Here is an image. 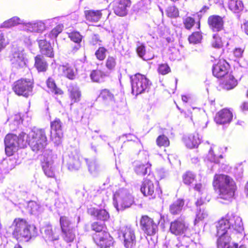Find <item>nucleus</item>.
I'll return each instance as SVG.
<instances>
[{
    "label": "nucleus",
    "instance_id": "f257e3e1",
    "mask_svg": "<svg viewBox=\"0 0 248 248\" xmlns=\"http://www.w3.org/2000/svg\"><path fill=\"white\" fill-rule=\"evenodd\" d=\"M212 185L214 190L217 192L219 198L225 200L232 199L237 189L233 179L230 176L224 174H215Z\"/></svg>",
    "mask_w": 248,
    "mask_h": 248
},
{
    "label": "nucleus",
    "instance_id": "f03ea898",
    "mask_svg": "<svg viewBox=\"0 0 248 248\" xmlns=\"http://www.w3.org/2000/svg\"><path fill=\"white\" fill-rule=\"evenodd\" d=\"M26 148L29 145L35 153L43 152L48 144L45 129L33 128L26 134Z\"/></svg>",
    "mask_w": 248,
    "mask_h": 248
},
{
    "label": "nucleus",
    "instance_id": "7ed1b4c3",
    "mask_svg": "<svg viewBox=\"0 0 248 248\" xmlns=\"http://www.w3.org/2000/svg\"><path fill=\"white\" fill-rule=\"evenodd\" d=\"M12 225L14 227L13 236L18 242L29 241L36 235V228L24 218H15Z\"/></svg>",
    "mask_w": 248,
    "mask_h": 248
},
{
    "label": "nucleus",
    "instance_id": "20e7f679",
    "mask_svg": "<svg viewBox=\"0 0 248 248\" xmlns=\"http://www.w3.org/2000/svg\"><path fill=\"white\" fill-rule=\"evenodd\" d=\"M26 133L20 132L18 135L13 133H9L4 138L5 153L7 156L13 155L19 149L26 148L25 138Z\"/></svg>",
    "mask_w": 248,
    "mask_h": 248
},
{
    "label": "nucleus",
    "instance_id": "39448f33",
    "mask_svg": "<svg viewBox=\"0 0 248 248\" xmlns=\"http://www.w3.org/2000/svg\"><path fill=\"white\" fill-rule=\"evenodd\" d=\"M140 191L144 196L150 197L152 199L160 196L161 190L159 186L158 182L155 180L153 173H149L143 179L140 186Z\"/></svg>",
    "mask_w": 248,
    "mask_h": 248
},
{
    "label": "nucleus",
    "instance_id": "423d86ee",
    "mask_svg": "<svg viewBox=\"0 0 248 248\" xmlns=\"http://www.w3.org/2000/svg\"><path fill=\"white\" fill-rule=\"evenodd\" d=\"M33 86L34 80L32 78H21L14 82L12 89L18 96L27 98L32 93Z\"/></svg>",
    "mask_w": 248,
    "mask_h": 248
},
{
    "label": "nucleus",
    "instance_id": "0eeeda50",
    "mask_svg": "<svg viewBox=\"0 0 248 248\" xmlns=\"http://www.w3.org/2000/svg\"><path fill=\"white\" fill-rule=\"evenodd\" d=\"M132 93L136 95L145 92L149 87V80L147 77L137 73L131 78Z\"/></svg>",
    "mask_w": 248,
    "mask_h": 248
},
{
    "label": "nucleus",
    "instance_id": "6e6552de",
    "mask_svg": "<svg viewBox=\"0 0 248 248\" xmlns=\"http://www.w3.org/2000/svg\"><path fill=\"white\" fill-rule=\"evenodd\" d=\"M140 224L141 230L148 236H154L158 231L159 222L155 221L148 215H143L141 217Z\"/></svg>",
    "mask_w": 248,
    "mask_h": 248
},
{
    "label": "nucleus",
    "instance_id": "1a4fd4ad",
    "mask_svg": "<svg viewBox=\"0 0 248 248\" xmlns=\"http://www.w3.org/2000/svg\"><path fill=\"white\" fill-rule=\"evenodd\" d=\"M188 229V224L184 216H180L170 223L169 231L175 236L184 234Z\"/></svg>",
    "mask_w": 248,
    "mask_h": 248
},
{
    "label": "nucleus",
    "instance_id": "9d476101",
    "mask_svg": "<svg viewBox=\"0 0 248 248\" xmlns=\"http://www.w3.org/2000/svg\"><path fill=\"white\" fill-rule=\"evenodd\" d=\"M122 238L125 248H135L137 240L134 230L130 226H125L121 231Z\"/></svg>",
    "mask_w": 248,
    "mask_h": 248
},
{
    "label": "nucleus",
    "instance_id": "9b49d317",
    "mask_svg": "<svg viewBox=\"0 0 248 248\" xmlns=\"http://www.w3.org/2000/svg\"><path fill=\"white\" fill-rule=\"evenodd\" d=\"M94 243L100 248H108L113 244V238L107 231L99 234H92Z\"/></svg>",
    "mask_w": 248,
    "mask_h": 248
},
{
    "label": "nucleus",
    "instance_id": "f8f14e48",
    "mask_svg": "<svg viewBox=\"0 0 248 248\" xmlns=\"http://www.w3.org/2000/svg\"><path fill=\"white\" fill-rule=\"evenodd\" d=\"M229 224H230V233L234 235L239 234L242 238L244 237V227L241 218L236 216L227 214Z\"/></svg>",
    "mask_w": 248,
    "mask_h": 248
},
{
    "label": "nucleus",
    "instance_id": "ddd939ff",
    "mask_svg": "<svg viewBox=\"0 0 248 248\" xmlns=\"http://www.w3.org/2000/svg\"><path fill=\"white\" fill-rule=\"evenodd\" d=\"M225 16L217 15H210L208 17L207 23L210 30L213 32H219L224 29Z\"/></svg>",
    "mask_w": 248,
    "mask_h": 248
},
{
    "label": "nucleus",
    "instance_id": "4468645a",
    "mask_svg": "<svg viewBox=\"0 0 248 248\" xmlns=\"http://www.w3.org/2000/svg\"><path fill=\"white\" fill-rule=\"evenodd\" d=\"M230 65L224 59H219L212 67V73L214 77L218 78L224 77L228 74Z\"/></svg>",
    "mask_w": 248,
    "mask_h": 248
},
{
    "label": "nucleus",
    "instance_id": "2eb2a0df",
    "mask_svg": "<svg viewBox=\"0 0 248 248\" xmlns=\"http://www.w3.org/2000/svg\"><path fill=\"white\" fill-rule=\"evenodd\" d=\"M62 123L59 118H56L50 122V136L55 142H59L63 137Z\"/></svg>",
    "mask_w": 248,
    "mask_h": 248
},
{
    "label": "nucleus",
    "instance_id": "dca6fc26",
    "mask_svg": "<svg viewBox=\"0 0 248 248\" xmlns=\"http://www.w3.org/2000/svg\"><path fill=\"white\" fill-rule=\"evenodd\" d=\"M233 118L232 112L230 108H224L216 114L214 120L217 124H224L230 123Z\"/></svg>",
    "mask_w": 248,
    "mask_h": 248
},
{
    "label": "nucleus",
    "instance_id": "f3484780",
    "mask_svg": "<svg viewBox=\"0 0 248 248\" xmlns=\"http://www.w3.org/2000/svg\"><path fill=\"white\" fill-rule=\"evenodd\" d=\"M131 4L130 0H115L113 8L114 12L117 16H124L127 14V9Z\"/></svg>",
    "mask_w": 248,
    "mask_h": 248
},
{
    "label": "nucleus",
    "instance_id": "a211bd4d",
    "mask_svg": "<svg viewBox=\"0 0 248 248\" xmlns=\"http://www.w3.org/2000/svg\"><path fill=\"white\" fill-rule=\"evenodd\" d=\"M183 140L186 146L189 148H196L201 143V138L197 132L184 136Z\"/></svg>",
    "mask_w": 248,
    "mask_h": 248
},
{
    "label": "nucleus",
    "instance_id": "6ab92c4d",
    "mask_svg": "<svg viewBox=\"0 0 248 248\" xmlns=\"http://www.w3.org/2000/svg\"><path fill=\"white\" fill-rule=\"evenodd\" d=\"M10 61L12 64L17 68H22L26 65L24 54L21 51H15L12 54Z\"/></svg>",
    "mask_w": 248,
    "mask_h": 248
},
{
    "label": "nucleus",
    "instance_id": "aec40b11",
    "mask_svg": "<svg viewBox=\"0 0 248 248\" xmlns=\"http://www.w3.org/2000/svg\"><path fill=\"white\" fill-rule=\"evenodd\" d=\"M38 46L42 54L51 58H54L53 48L50 43L46 39L40 40L38 41Z\"/></svg>",
    "mask_w": 248,
    "mask_h": 248
},
{
    "label": "nucleus",
    "instance_id": "412c9836",
    "mask_svg": "<svg viewBox=\"0 0 248 248\" xmlns=\"http://www.w3.org/2000/svg\"><path fill=\"white\" fill-rule=\"evenodd\" d=\"M58 71L61 76L70 80H74L76 77L75 71L72 66L68 63L60 65Z\"/></svg>",
    "mask_w": 248,
    "mask_h": 248
},
{
    "label": "nucleus",
    "instance_id": "4be33fe9",
    "mask_svg": "<svg viewBox=\"0 0 248 248\" xmlns=\"http://www.w3.org/2000/svg\"><path fill=\"white\" fill-rule=\"evenodd\" d=\"M229 223L228 215L219 220L216 226L217 235L229 233L228 230L230 231V224Z\"/></svg>",
    "mask_w": 248,
    "mask_h": 248
},
{
    "label": "nucleus",
    "instance_id": "5701e85b",
    "mask_svg": "<svg viewBox=\"0 0 248 248\" xmlns=\"http://www.w3.org/2000/svg\"><path fill=\"white\" fill-rule=\"evenodd\" d=\"M87 212L89 215L98 220L106 221L109 218V214L105 209H98L95 207H91L88 209Z\"/></svg>",
    "mask_w": 248,
    "mask_h": 248
},
{
    "label": "nucleus",
    "instance_id": "b1692460",
    "mask_svg": "<svg viewBox=\"0 0 248 248\" xmlns=\"http://www.w3.org/2000/svg\"><path fill=\"white\" fill-rule=\"evenodd\" d=\"M68 93L71 105L80 101L82 96L81 92L77 86H70L68 89Z\"/></svg>",
    "mask_w": 248,
    "mask_h": 248
},
{
    "label": "nucleus",
    "instance_id": "393cba45",
    "mask_svg": "<svg viewBox=\"0 0 248 248\" xmlns=\"http://www.w3.org/2000/svg\"><path fill=\"white\" fill-rule=\"evenodd\" d=\"M238 84L237 80L231 74H227L221 83V88L226 90H230L235 88Z\"/></svg>",
    "mask_w": 248,
    "mask_h": 248
},
{
    "label": "nucleus",
    "instance_id": "a878e982",
    "mask_svg": "<svg viewBox=\"0 0 248 248\" xmlns=\"http://www.w3.org/2000/svg\"><path fill=\"white\" fill-rule=\"evenodd\" d=\"M185 205V200L178 199L169 206V212L173 216L179 215L182 211Z\"/></svg>",
    "mask_w": 248,
    "mask_h": 248
},
{
    "label": "nucleus",
    "instance_id": "bb28decb",
    "mask_svg": "<svg viewBox=\"0 0 248 248\" xmlns=\"http://www.w3.org/2000/svg\"><path fill=\"white\" fill-rule=\"evenodd\" d=\"M34 67L38 72H45L48 67L47 62L41 54H38L34 57Z\"/></svg>",
    "mask_w": 248,
    "mask_h": 248
},
{
    "label": "nucleus",
    "instance_id": "cd10ccee",
    "mask_svg": "<svg viewBox=\"0 0 248 248\" xmlns=\"http://www.w3.org/2000/svg\"><path fill=\"white\" fill-rule=\"evenodd\" d=\"M136 52L141 58L144 61H149L152 60L154 57V55L152 51H147L146 52L145 46L142 43L138 42V45L136 47Z\"/></svg>",
    "mask_w": 248,
    "mask_h": 248
},
{
    "label": "nucleus",
    "instance_id": "c85d7f7f",
    "mask_svg": "<svg viewBox=\"0 0 248 248\" xmlns=\"http://www.w3.org/2000/svg\"><path fill=\"white\" fill-rule=\"evenodd\" d=\"M53 163V161L49 160L47 157L45 158L41 163L43 171L48 177L53 178L55 176V169Z\"/></svg>",
    "mask_w": 248,
    "mask_h": 248
},
{
    "label": "nucleus",
    "instance_id": "c756f323",
    "mask_svg": "<svg viewBox=\"0 0 248 248\" xmlns=\"http://www.w3.org/2000/svg\"><path fill=\"white\" fill-rule=\"evenodd\" d=\"M86 19L91 22H97L102 16V10H88L84 12Z\"/></svg>",
    "mask_w": 248,
    "mask_h": 248
},
{
    "label": "nucleus",
    "instance_id": "7c9ffc66",
    "mask_svg": "<svg viewBox=\"0 0 248 248\" xmlns=\"http://www.w3.org/2000/svg\"><path fill=\"white\" fill-rule=\"evenodd\" d=\"M134 202V198L130 195H125L118 202L116 207L118 211L129 208Z\"/></svg>",
    "mask_w": 248,
    "mask_h": 248
},
{
    "label": "nucleus",
    "instance_id": "2f4dec72",
    "mask_svg": "<svg viewBox=\"0 0 248 248\" xmlns=\"http://www.w3.org/2000/svg\"><path fill=\"white\" fill-rule=\"evenodd\" d=\"M228 45V42L223 39L219 34L217 33L213 35L211 41V46L213 47L216 49H222L223 50V48L224 46Z\"/></svg>",
    "mask_w": 248,
    "mask_h": 248
},
{
    "label": "nucleus",
    "instance_id": "473e14b6",
    "mask_svg": "<svg viewBox=\"0 0 248 248\" xmlns=\"http://www.w3.org/2000/svg\"><path fill=\"white\" fill-rule=\"evenodd\" d=\"M228 7L234 13H239L244 8V4L242 0H228Z\"/></svg>",
    "mask_w": 248,
    "mask_h": 248
},
{
    "label": "nucleus",
    "instance_id": "72a5a7b5",
    "mask_svg": "<svg viewBox=\"0 0 248 248\" xmlns=\"http://www.w3.org/2000/svg\"><path fill=\"white\" fill-rule=\"evenodd\" d=\"M182 180L185 185L191 186L196 180V175L193 172L187 170L182 174Z\"/></svg>",
    "mask_w": 248,
    "mask_h": 248
},
{
    "label": "nucleus",
    "instance_id": "f704fd0d",
    "mask_svg": "<svg viewBox=\"0 0 248 248\" xmlns=\"http://www.w3.org/2000/svg\"><path fill=\"white\" fill-rule=\"evenodd\" d=\"M107 76L105 72L100 69H96L91 71L90 77L93 82L100 83L102 79Z\"/></svg>",
    "mask_w": 248,
    "mask_h": 248
},
{
    "label": "nucleus",
    "instance_id": "c9c22d12",
    "mask_svg": "<svg viewBox=\"0 0 248 248\" xmlns=\"http://www.w3.org/2000/svg\"><path fill=\"white\" fill-rule=\"evenodd\" d=\"M47 87L50 90V92L55 95H62L63 94V91L57 86L54 79L49 77L46 80Z\"/></svg>",
    "mask_w": 248,
    "mask_h": 248
},
{
    "label": "nucleus",
    "instance_id": "e433bc0d",
    "mask_svg": "<svg viewBox=\"0 0 248 248\" xmlns=\"http://www.w3.org/2000/svg\"><path fill=\"white\" fill-rule=\"evenodd\" d=\"M195 218L194 221V225L204 220L208 216V211L205 207H202L196 209Z\"/></svg>",
    "mask_w": 248,
    "mask_h": 248
},
{
    "label": "nucleus",
    "instance_id": "4c0bfd02",
    "mask_svg": "<svg viewBox=\"0 0 248 248\" xmlns=\"http://www.w3.org/2000/svg\"><path fill=\"white\" fill-rule=\"evenodd\" d=\"M183 23L185 29L187 30H191L196 23L198 29H200L201 27L200 21L199 20L196 23L195 18L191 16H186L183 19Z\"/></svg>",
    "mask_w": 248,
    "mask_h": 248
},
{
    "label": "nucleus",
    "instance_id": "58836bf2",
    "mask_svg": "<svg viewBox=\"0 0 248 248\" xmlns=\"http://www.w3.org/2000/svg\"><path fill=\"white\" fill-rule=\"evenodd\" d=\"M217 235L219 236L217 242V248H225L229 246L231 237L229 233Z\"/></svg>",
    "mask_w": 248,
    "mask_h": 248
},
{
    "label": "nucleus",
    "instance_id": "ea45409f",
    "mask_svg": "<svg viewBox=\"0 0 248 248\" xmlns=\"http://www.w3.org/2000/svg\"><path fill=\"white\" fill-rule=\"evenodd\" d=\"M99 97L101 98L105 103H108L109 101H114V94L108 89L101 90Z\"/></svg>",
    "mask_w": 248,
    "mask_h": 248
},
{
    "label": "nucleus",
    "instance_id": "a19ab883",
    "mask_svg": "<svg viewBox=\"0 0 248 248\" xmlns=\"http://www.w3.org/2000/svg\"><path fill=\"white\" fill-rule=\"evenodd\" d=\"M91 229L94 232V233L93 234L97 235L103 232L107 231V227L105 223L95 221L91 224Z\"/></svg>",
    "mask_w": 248,
    "mask_h": 248
},
{
    "label": "nucleus",
    "instance_id": "79ce46f5",
    "mask_svg": "<svg viewBox=\"0 0 248 248\" xmlns=\"http://www.w3.org/2000/svg\"><path fill=\"white\" fill-rule=\"evenodd\" d=\"M63 239L66 242H71L76 238L74 228L62 231Z\"/></svg>",
    "mask_w": 248,
    "mask_h": 248
},
{
    "label": "nucleus",
    "instance_id": "37998d69",
    "mask_svg": "<svg viewBox=\"0 0 248 248\" xmlns=\"http://www.w3.org/2000/svg\"><path fill=\"white\" fill-rule=\"evenodd\" d=\"M60 225L62 231L74 228L73 226V223L70 218L65 216H62L60 217Z\"/></svg>",
    "mask_w": 248,
    "mask_h": 248
},
{
    "label": "nucleus",
    "instance_id": "c03bdc74",
    "mask_svg": "<svg viewBox=\"0 0 248 248\" xmlns=\"http://www.w3.org/2000/svg\"><path fill=\"white\" fill-rule=\"evenodd\" d=\"M202 33L201 31L193 32L188 37V40L190 44H197L202 40Z\"/></svg>",
    "mask_w": 248,
    "mask_h": 248
},
{
    "label": "nucleus",
    "instance_id": "a18cd8bd",
    "mask_svg": "<svg viewBox=\"0 0 248 248\" xmlns=\"http://www.w3.org/2000/svg\"><path fill=\"white\" fill-rule=\"evenodd\" d=\"M64 26L62 24H60L56 26L52 30L45 36L47 35L50 39H56L59 34L63 30Z\"/></svg>",
    "mask_w": 248,
    "mask_h": 248
},
{
    "label": "nucleus",
    "instance_id": "49530a36",
    "mask_svg": "<svg viewBox=\"0 0 248 248\" xmlns=\"http://www.w3.org/2000/svg\"><path fill=\"white\" fill-rule=\"evenodd\" d=\"M105 66L110 72L115 71L117 66L116 58L112 56H108L105 61Z\"/></svg>",
    "mask_w": 248,
    "mask_h": 248
},
{
    "label": "nucleus",
    "instance_id": "de8ad7c7",
    "mask_svg": "<svg viewBox=\"0 0 248 248\" xmlns=\"http://www.w3.org/2000/svg\"><path fill=\"white\" fill-rule=\"evenodd\" d=\"M156 143L159 147H167L170 145V142L169 138L164 134H162L157 137L156 139Z\"/></svg>",
    "mask_w": 248,
    "mask_h": 248
},
{
    "label": "nucleus",
    "instance_id": "09e8293b",
    "mask_svg": "<svg viewBox=\"0 0 248 248\" xmlns=\"http://www.w3.org/2000/svg\"><path fill=\"white\" fill-rule=\"evenodd\" d=\"M68 38L76 44H80L83 39V36L78 31H72L67 34Z\"/></svg>",
    "mask_w": 248,
    "mask_h": 248
},
{
    "label": "nucleus",
    "instance_id": "8fccbe9b",
    "mask_svg": "<svg viewBox=\"0 0 248 248\" xmlns=\"http://www.w3.org/2000/svg\"><path fill=\"white\" fill-rule=\"evenodd\" d=\"M20 24V19L18 17L14 16L5 21L1 25V27L10 28Z\"/></svg>",
    "mask_w": 248,
    "mask_h": 248
},
{
    "label": "nucleus",
    "instance_id": "3c124183",
    "mask_svg": "<svg viewBox=\"0 0 248 248\" xmlns=\"http://www.w3.org/2000/svg\"><path fill=\"white\" fill-rule=\"evenodd\" d=\"M108 50L104 46H99L95 52V56L99 61H104L106 58Z\"/></svg>",
    "mask_w": 248,
    "mask_h": 248
},
{
    "label": "nucleus",
    "instance_id": "603ef678",
    "mask_svg": "<svg viewBox=\"0 0 248 248\" xmlns=\"http://www.w3.org/2000/svg\"><path fill=\"white\" fill-rule=\"evenodd\" d=\"M29 28L32 32H41L45 30V25L41 22H38L31 24Z\"/></svg>",
    "mask_w": 248,
    "mask_h": 248
},
{
    "label": "nucleus",
    "instance_id": "864d4df0",
    "mask_svg": "<svg viewBox=\"0 0 248 248\" xmlns=\"http://www.w3.org/2000/svg\"><path fill=\"white\" fill-rule=\"evenodd\" d=\"M149 168V165L148 164H138L135 168V171L138 175H145L147 172V170Z\"/></svg>",
    "mask_w": 248,
    "mask_h": 248
},
{
    "label": "nucleus",
    "instance_id": "5fc2aeb1",
    "mask_svg": "<svg viewBox=\"0 0 248 248\" xmlns=\"http://www.w3.org/2000/svg\"><path fill=\"white\" fill-rule=\"evenodd\" d=\"M166 15L170 18H175L179 16V12L178 8L175 6H170L166 10Z\"/></svg>",
    "mask_w": 248,
    "mask_h": 248
},
{
    "label": "nucleus",
    "instance_id": "6e6d98bb",
    "mask_svg": "<svg viewBox=\"0 0 248 248\" xmlns=\"http://www.w3.org/2000/svg\"><path fill=\"white\" fill-rule=\"evenodd\" d=\"M157 71L159 74L165 75L170 71V68L166 63H162L159 65Z\"/></svg>",
    "mask_w": 248,
    "mask_h": 248
},
{
    "label": "nucleus",
    "instance_id": "4d7b16f0",
    "mask_svg": "<svg viewBox=\"0 0 248 248\" xmlns=\"http://www.w3.org/2000/svg\"><path fill=\"white\" fill-rule=\"evenodd\" d=\"M244 50V47H236L233 50L232 53L234 57L239 59L243 57Z\"/></svg>",
    "mask_w": 248,
    "mask_h": 248
},
{
    "label": "nucleus",
    "instance_id": "13d9d810",
    "mask_svg": "<svg viewBox=\"0 0 248 248\" xmlns=\"http://www.w3.org/2000/svg\"><path fill=\"white\" fill-rule=\"evenodd\" d=\"M45 232L48 235V237L52 240H56L58 239V236H55L52 228H48L45 231Z\"/></svg>",
    "mask_w": 248,
    "mask_h": 248
},
{
    "label": "nucleus",
    "instance_id": "bf43d9fd",
    "mask_svg": "<svg viewBox=\"0 0 248 248\" xmlns=\"http://www.w3.org/2000/svg\"><path fill=\"white\" fill-rule=\"evenodd\" d=\"M100 37L98 34H93L91 38V43L93 45H100L102 43Z\"/></svg>",
    "mask_w": 248,
    "mask_h": 248
},
{
    "label": "nucleus",
    "instance_id": "052dcab7",
    "mask_svg": "<svg viewBox=\"0 0 248 248\" xmlns=\"http://www.w3.org/2000/svg\"><path fill=\"white\" fill-rule=\"evenodd\" d=\"M242 31L248 36V20H245L241 25Z\"/></svg>",
    "mask_w": 248,
    "mask_h": 248
},
{
    "label": "nucleus",
    "instance_id": "680f3d73",
    "mask_svg": "<svg viewBox=\"0 0 248 248\" xmlns=\"http://www.w3.org/2000/svg\"><path fill=\"white\" fill-rule=\"evenodd\" d=\"M181 113H182V116L183 117H184L185 118H187V119H189L190 120L192 119V112H191V111L190 110H183L181 111Z\"/></svg>",
    "mask_w": 248,
    "mask_h": 248
},
{
    "label": "nucleus",
    "instance_id": "e2e57ef3",
    "mask_svg": "<svg viewBox=\"0 0 248 248\" xmlns=\"http://www.w3.org/2000/svg\"><path fill=\"white\" fill-rule=\"evenodd\" d=\"M205 204V202L203 198L202 197L197 199V201L195 202V205L196 206V209L199 208H202L203 207L204 204Z\"/></svg>",
    "mask_w": 248,
    "mask_h": 248
},
{
    "label": "nucleus",
    "instance_id": "0e129e2a",
    "mask_svg": "<svg viewBox=\"0 0 248 248\" xmlns=\"http://www.w3.org/2000/svg\"><path fill=\"white\" fill-rule=\"evenodd\" d=\"M239 108L243 112L248 111V101H244L240 105Z\"/></svg>",
    "mask_w": 248,
    "mask_h": 248
},
{
    "label": "nucleus",
    "instance_id": "69168bd1",
    "mask_svg": "<svg viewBox=\"0 0 248 248\" xmlns=\"http://www.w3.org/2000/svg\"><path fill=\"white\" fill-rule=\"evenodd\" d=\"M5 38L2 33H0V51L5 46Z\"/></svg>",
    "mask_w": 248,
    "mask_h": 248
},
{
    "label": "nucleus",
    "instance_id": "338daca9",
    "mask_svg": "<svg viewBox=\"0 0 248 248\" xmlns=\"http://www.w3.org/2000/svg\"><path fill=\"white\" fill-rule=\"evenodd\" d=\"M202 184L201 183L196 184L194 186V189L198 192H201L202 189Z\"/></svg>",
    "mask_w": 248,
    "mask_h": 248
},
{
    "label": "nucleus",
    "instance_id": "774afa93",
    "mask_svg": "<svg viewBox=\"0 0 248 248\" xmlns=\"http://www.w3.org/2000/svg\"><path fill=\"white\" fill-rule=\"evenodd\" d=\"M81 47V45L80 44H77V45L74 46L71 49V51L73 53H76L77 52Z\"/></svg>",
    "mask_w": 248,
    "mask_h": 248
}]
</instances>
